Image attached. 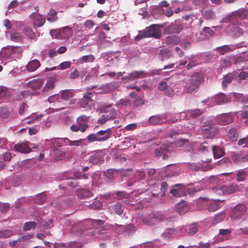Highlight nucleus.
I'll return each instance as SVG.
<instances>
[{"mask_svg": "<svg viewBox=\"0 0 248 248\" xmlns=\"http://www.w3.org/2000/svg\"><path fill=\"white\" fill-rule=\"evenodd\" d=\"M22 51L21 46H7L2 48L0 56L8 60H15L20 56Z\"/></svg>", "mask_w": 248, "mask_h": 248, "instance_id": "obj_1", "label": "nucleus"}, {"mask_svg": "<svg viewBox=\"0 0 248 248\" xmlns=\"http://www.w3.org/2000/svg\"><path fill=\"white\" fill-rule=\"evenodd\" d=\"M218 130L213 121L210 119L207 120L203 123L201 132L207 139L214 138L217 133Z\"/></svg>", "mask_w": 248, "mask_h": 248, "instance_id": "obj_2", "label": "nucleus"}, {"mask_svg": "<svg viewBox=\"0 0 248 248\" xmlns=\"http://www.w3.org/2000/svg\"><path fill=\"white\" fill-rule=\"evenodd\" d=\"M98 109H99L101 112L105 113L98 119V124H103L109 120L114 119L116 117V112L110 106L106 107L104 105L100 106Z\"/></svg>", "mask_w": 248, "mask_h": 248, "instance_id": "obj_3", "label": "nucleus"}, {"mask_svg": "<svg viewBox=\"0 0 248 248\" xmlns=\"http://www.w3.org/2000/svg\"><path fill=\"white\" fill-rule=\"evenodd\" d=\"M50 34L53 38L58 39H68L73 35L72 29L68 27H65L59 29L50 31Z\"/></svg>", "mask_w": 248, "mask_h": 248, "instance_id": "obj_4", "label": "nucleus"}, {"mask_svg": "<svg viewBox=\"0 0 248 248\" xmlns=\"http://www.w3.org/2000/svg\"><path fill=\"white\" fill-rule=\"evenodd\" d=\"M230 101L229 98L223 93H219L211 98H207L203 101L202 103H209V106H214L216 104L221 105L228 103Z\"/></svg>", "mask_w": 248, "mask_h": 248, "instance_id": "obj_5", "label": "nucleus"}, {"mask_svg": "<svg viewBox=\"0 0 248 248\" xmlns=\"http://www.w3.org/2000/svg\"><path fill=\"white\" fill-rule=\"evenodd\" d=\"M238 112L223 113L216 117V122L219 124L224 125L232 123L234 120V116Z\"/></svg>", "mask_w": 248, "mask_h": 248, "instance_id": "obj_6", "label": "nucleus"}, {"mask_svg": "<svg viewBox=\"0 0 248 248\" xmlns=\"http://www.w3.org/2000/svg\"><path fill=\"white\" fill-rule=\"evenodd\" d=\"M165 219L164 215L159 212H152L147 215L143 219V221L149 225H153L156 222L163 221Z\"/></svg>", "mask_w": 248, "mask_h": 248, "instance_id": "obj_7", "label": "nucleus"}, {"mask_svg": "<svg viewBox=\"0 0 248 248\" xmlns=\"http://www.w3.org/2000/svg\"><path fill=\"white\" fill-rule=\"evenodd\" d=\"M92 92H86L83 97L79 100L78 104L81 108L90 109L94 105V101L92 99Z\"/></svg>", "mask_w": 248, "mask_h": 248, "instance_id": "obj_8", "label": "nucleus"}, {"mask_svg": "<svg viewBox=\"0 0 248 248\" xmlns=\"http://www.w3.org/2000/svg\"><path fill=\"white\" fill-rule=\"evenodd\" d=\"M144 31V36L147 37L159 38L161 36L160 27L157 25L154 24L146 28Z\"/></svg>", "mask_w": 248, "mask_h": 248, "instance_id": "obj_9", "label": "nucleus"}, {"mask_svg": "<svg viewBox=\"0 0 248 248\" xmlns=\"http://www.w3.org/2000/svg\"><path fill=\"white\" fill-rule=\"evenodd\" d=\"M232 17L231 18V22L233 24L239 23V19H248V10L240 9L232 13Z\"/></svg>", "mask_w": 248, "mask_h": 248, "instance_id": "obj_10", "label": "nucleus"}, {"mask_svg": "<svg viewBox=\"0 0 248 248\" xmlns=\"http://www.w3.org/2000/svg\"><path fill=\"white\" fill-rule=\"evenodd\" d=\"M30 22L34 26L38 27L42 26L45 22V18L39 14L34 12L29 16Z\"/></svg>", "mask_w": 248, "mask_h": 248, "instance_id": "obj_11", "label": "nucleus"}, {"mask_svg": "<svg viewBox=\"0 0 248 248\" xmlns=\"http://www.w3.org/2000/svg\"><path fill=\"white\" fill-rule=\"evenodd\" d=\"M201 81V77L199 74L193 75L190 78V84L188 85L187 92L192 93L195 89L197 88Z\"/></svg>", "mask_w": 248, "mask_h": 248, "instance_id": "obj_12", "label": "nucleus"}, {"mask_svg": "<svg viewBox=\"0 0 248 248\" xmlns=\"http://www.w3.org/2000/svg\"><path fill=\"white\" fill-rule=\"evenodd\" d=\"M147 73L143 71H134L129 74L127 76L123 78L124 82L134 80L136 79L142 78L146 77Z\"/></svg>", "mask_w": 248, "mask_h": 248, "instance_id": "obj_13", "label": "nucleus"}, {"mask_svg": "<svg viewBox=\"0 0 248 248\" xmlns=\"http://www.w3.org/2000/svg\"><path fill=\"white\" fill-rule=\"evenodd\" d=\"M170 193L174 197H180L186 195V187L181 184L173 186Z\"/></svg>", "mask_w": 248, "mask_h": 248, "instance_id": "obj_14", "label": "nucleus"}, {"mask_svg": "<svg viewBox=\"0 0 248 248\" xmlns=\"http://www.w3.org/2000/svg\"><path fill=\"white\" fill-rule=\"evenodd\" d=\"M169 116L170 115L168 114L153 116L149 118V122L153 125L161 124L165 122L168 119Z\"/></svg>", "mask_w": 248, "mask_h": 248, "instance_id": "obj_15", "label": "nucleus"}, {"mask_svg": "<svg viewBox=\"0 0 248 248\" xmlns=\"http://www.w3.org/2000/svg\"><path fill=\"white\" fill-rule=\"evenodd\" d=\"M246 212V206L242 204L236 205L233 209L232 217L234 219H238L243 216Z\"/></svg>", "mask_w": 248, "mask_h": 248, "instance_id": "obj_16", "label": "nucleus"}, {"mask_svg": "<svg viewBox=\"0 0 248 248\" xmlns=\"http://www.w3.org/2000/svg\"><path fill=\"white\" fill-rule=\"evenodd\" d=\"M56 82V79L54 78L48 79L42 90V93L45 94H48L50 93L54 88Z\"/></svg>", "mask_w": 248, "mask_h": 248, "instance_id": "obj_17", "label": "nucleus"}, {"mask_svg": "<svg viewBox=\"0 0 248 248\" xmlns=\"http://www.w3.org/2000/svg\"><path fill=\"white\" fill-rule=\"evenodd\" d=\"M228 155L231 157L233 161L239 164L248 160V155H242L234 152H228Z\"/></svg>", "mask_w": 248, "mask_h": 248, "instance_id": "obj_18", "label": "nucleus"}, {"mask_svg": "<svg viewBox=\"0 0 248 248\" xmlns=\"http://www.w3.org/2000/svg\"><path fill=\"white\" fill-rule=\"evenodd\" d=\"M14 150L16 152L21 153H29L31 152V149L29 147L28 142H24L22 143L16 144L14 148Z\"/></svg>", "mask_w": 248, "mask_h": 248, "instance_id": "obj_19", "label": "nucleus"}, {"mask_svg": "<svg viewBox=\"0 0 248 248\" xmlns=\"http://www.w3.org/2000/svg\"><path fill=\"white\" fill-rule=\"evenodd\" d=\"M241 46L240 44H236L232 45H224L216 48V49L221 55H224L226 53L232 51L236 48H239Z\"/></svg>", "mask_w": 248, "mask_h": 248, "instance_id": "obj_20", "label": "nucleus"}, {"mask_svg": "<svg viewBox=\"0 0 248 248\" xmlns=\"http://www.w3.org/2000/svg\"><path fill=\"white\" fill-rule=\"evenodd\" d=\"M213 202L209 203L208 210L209 212H215L223 205L224 200H212Z\"/></svg>", "mask_w": 248, "mask_h": 248, "instance_id": "obj_21", "label": "nucleus"}, {"mask_svg": "<svg viewBox=\"0 0 248 248\" xmlns=\"http://www.w3.org/2000/svg\"><path fill=\"white\" fill-rule=\"evenodd\" d=\"M109 210L111 213L114 212L120 215L123 212L124 207L121 203L118 202L110 205L109 206Z\"/></svg>", "mask_w": 248, "mask_h": 248, "instance_id": "obj_22", "label": "nucleus"}, {"mask_svg": "<svg viewBox=\"0 0 248 248\" xmlns=\"http://www.w3.org/2000/svg\"><path fill=\"white\" fill-rule=\"evenodd\" d=\"M175 210L180 215H183L188 210V207L185 201H182L178 203L175 206Z\"/></svg>", "mask_w": 248, "mask_h": 248, "instance_id": "obj_23", "label": "nucleus"}, {"mask_svg": "<svg viewBox=\"0 0 248 248\" xmlns=\"http://www.w3.org/2000/svg\"><path fill=\"white\" fill-rule=\"evenodd\" d=\"M111 131L110 128L105 130H100L97 132L98 138L101 139L100 141H104L107 140L110 136Z\"/></svg>", "mask_w": 248, "mask_h": 248, "instance_id": "obj_24", "label": "nucleus"}, {"mask_svg": "<svg viewBox=\"0 0 248 248\" xmlns=\"http://www.w3.org/2000/svg\"><path fill=\"white\" fill-rule=\"evenodd\" d=\"M43 80L40 79H34L29 81L27 83L29 87L32 88L33 90H37L39 89L43 84Z\"/></svg>", "mask_w": 248, "mask_h": 248, "instance_id": "obj_25", "label": "nucleus"}, {"mask_svg": "<svg viewBox=\"0 0 248 248\" xmlns=\"http://www.w3.org/2000/svg\"><path fill=\"white\" fill-rule=\"evenodd\" d=\"M182 30L181 26L177 24H170L166 29L168 33H178Z\"/></svg>", "mask_w": 248, "mask_h": 248, "instance_id": "obj_26", "label": "nucleus"}, {"mask_svg": "<svg viewBox=\"0 0 248 248\" xmlns=\"http://www.w3.org/2000/svg\"><path fill=\"white\" fill-rule=\"evenodd\" d=\"M214 156L215 158H219L224 155L225 152L223 149L216 146L212 147Z\"/></svg>", "mask_w": 248, "mask_h": 248, "instance_id": "obj_27", "label": "nucleus"}, {"mask_svg": "<svg viewBox=\"0 0 248 248\" xmlns=\"http://www.w3.org/2000/svg\"><path fill=\"white\" fill-rule=\"evenodd\" d=\"M40 62L37 60H32L26 66L27 69L30 72L35 71L39 66Z\"/></svg>", "mask_w": 248, "mask_h": 248, "instance_id": "obj_28", "label": "nucleus"}, {"mask_svg": "<svg viewBox=\"0 0 248 248\" xmlns=\"http://www.w3.org/2000/svg\"><path fill=\"white\" fill-rule=\"evenodd\" d=\"M236 76L235 72L229 73L224 77L222 81V86L226 87L228 84L231 83L234 77Z\"/></svg>", "mask_w": 248, "mask_h": 248, "instance_id": "obj_29", "label": "nucleus"}, {"mask_svg": "<svg viewBox=\"0 0 248 248\" xmlns=\"http://www.w3.org/2000/svg\"><path fill=\"white\" fill-rule=\"evenodd\" d=\"M188 167L190 169L195 170L202 169L203 170L206 171L211 169V166H208L205 168H202V165L199 163H192L189 164Z\"/></svg>", "mask_w": 248, "mask_h": 248, "instance_id": "obj_30", "label": "nucleus"}, {"mask_svg": "<svg viewBox=\"0 0 248 248\" xmlns=\"http://www.w3.org/2000/svg\"><path fill=\"white\" fill-rule=\"evenodd\" d=\"M196 202L200 209H202L209 203V199L205 197H200L197 199Z\"/></svg>", "mask_w": 248, "mask_h": 248, "instance_id": "obj_31", "label": "nucleus"}, {"mask_svg": "<svg viewBox=\"0 0 248 248\" xmlns=\"http://www.w3.org/2000/svg\"><path fill=\"white\" fill-rule=\"evenodd\" d=\"M213 192L217 195H226V186L215 187L212 189Z\"/></svg>", "mask_w": 248, "mask_h": 248, "instance_id": "obj_32", "label": "nucleus"}, {"mask_svg": "<svg viewBox=\"0 0 248 248\" xmlns=\"http://www.w3.org/2000/svg\"><path fill=\"white\" fill-rule=\"evenodd\" d=\"M77 195L79 198L83 199L93 196V193L89 190L80 189L77 191Z\"/></svg>", "mask_w": 248, "mask_h": 248, "instance_id": "obj_33", "label": "nucleus"}, {"mask_svg": "<svg viewBox=\"0 0 248 248\" xmlns=\"http://www.w3.org/2000/svg\"><path fill=\"white\" fill-rule=\"evenodd\" d=\"M43 116V115L41 114L32 113L27 118V121L26 122L28 124H31L36 121L40 120Z\"/></svg>", "mask_w": 248, "mask_h": 248, "instance_id": "obj_34", "label": "nucleus"}, {"mask_svg": "<svg viewBox=\"0 0 248 248\" xmlns=\"http://www.w3.org/2000/svg\"><path fill=\"white\" fill-rule=\"evenodd\" d=\"M102 155L100 152H96L91 155L90 161L93 164L98 163L101 161Z\"/></svg>", "mask_w": 248, "mask_h": 248, "instance_id": "obj_35", "label": "nucleus"}, {"mask_svg": "<svg viewBox=\"0 0 248 248\" xmlns=\"http://www.w3.org/2000/svg\"><path fill=\"white\" fill-rule=\"evenodd\" d=\"M131 101L127 98H124L120 99L116 103V106L118 108H122L124 107L130 105Z\"/></svg>", "mask_w": 248, "mask_h": 248, "instance_id": "obj_36", "label": "nucleus"}, {"mask_svg": "<svg viewBox=\"0 0 248 248\" xmlns=\"http://www.w3.org/2000/svg\"><path fill=\"white\" fill-rule=\"evenodd\" d=\"M203 110L200 109H194L188 110L189 118H196L201 115Z\"/></svg>", "mask_w": 248, "mask_h": 248, "instance_id": "obj_37", "label": "nucleus"}, {"mask_svg": "<svg viewBox=\"0 0 248 248\" xmlns=\"http://www.w3.org/2000/svg\"><path fill=\"white\" fill-rule=\"evenodd\" d=\"M94 57L93 55H88L83 56L78 60V62L79 63H83L84 62H93Z\"/></svg>", "mask_w": 248, "mask_h": 248, "instance_id": "obj_38", "label": "nucleus"}, {"mask_svg": "<svg viewBox=\"0 0 248 248\" xmlns=\"http://www.w3.org/2000/svg\"><path fill=\"white\" fill-rule=\"evenodd\" d=\"M61 96L62 99L67 100L73 96V93L71 90H64L60 91Z\"/></svg>", "mask_w": 248, "mask_h": 248, "instance_id": "obj_39", "label": "nucleus"}, {"mask_svg": "<svg viewBox=\"0 0 248 248\" xmlns=\"http://www.w3.org/2000/svg\"><path fill=\"white\" fill-rule=\"evenodd\" d=\"M10 95L8 90L4 86H0V98L7 100Z\"/></svg>", "mask_w": 248, "mask_h": 248, "instance_id": "obj_40", "label": "nucleus"}, {"mask_svg": "<svg viewBox=\"0 0 248 248\" xmlns=\"http://www.w3.org/2000/svg\"><path fill=\"white\" fill-rule=\"evenodd\" d=\"M227 137L232 141H235L238 138L235 129L232 128L227 133Z\"/></svg>", "mask_w": 248, "mask_h": 248, "instance_id": "obj_41", "label": "nucleus"}, {"mask_svg": "<svg viewBox=\"0 0 248 248\" xmlns=\"http://www.w3.org/2000/svg\"><path fill=\"white\" fill-rule=\"evenodd\" d=\"M202 15L204 18L207 20L214 19L215 18V14L211 10H207L202 12Z\"/></svg>", "mask_w": 248, "mask_h": 248, "instance_id": "obj_42", "label": "nucleus"}, {"mask_svg": "<svg viewBox=\"0 0 248 248\" xmlns=\"http://www.w3.org/2000/svg\"><path fill=\"white\" fill-rule=\"evenodd\" d=\"M175 234H176L175 231L172 229H168L165 231V232L162 234V236L165 239H169L172 237Z\"/></svg>", "mask_w": 248, "mask_h": 248, "instance_id": "obj_43", "label": "nucleus"}, {"mask_svg": "<svg viewBox=\"0 0 248 248\" xmlns=\"http://www.w3.org/2000/svg\"><path fill=\"white\" fill-rule=\"evenodd\" d=\"M175 117L176 121H181L182 120L189 119V115L188 114V110L176 114Z\"/></svg>", "mask_w": 248, "mask_h": 248, "instance_id": "obj_44", "label": "nucleus"}, {"mask_svg": "<svg viewBox=\"0 0 248 248\" xmlns=\"http://www.w3.org/2000/svg\"><path fill=\"white\" fill-rule=\"evenodd\" d=\"M238 189V186L235 184H232V185L226 186V193L227 194H230L236 192Z\"/></svg>", "mask_w": 248, "mask_h": 248, "instance_id": "obj_45", "label": "nucleus"}, {"mask_svg": "<svg viewBox=\"0 0 248 248\" xmlns=\"http://www.w3.org/2000/svg\"><path fill=\"white\" fill-rule=\"evenodd\" d=\"M13 234V232L9 230H0V238L9 237Z\"/></svg>", "mask_w": 248, "mask_h": 248, "instance_id": "obj_46", "label": "nucleus"}, {"mask_svg": "<svg viewBox=\"0 0 248 248\" xmlns=\"http://www.w3.org/2000/svg\"><path fill=\"white\" fill-rule=\"evenodd\" d=\"M57 12L53 9L50 10L48 14V16L47 17V20L50 22H53L57 19L56 17Z\"/></svg>", "mask_w": 248, "mask_h": 248, "instance_id": "obj_47", "label": "nucleus"}, {"mask_svg": "<svg viewBox=\"0 0 248 248\" xmlns=\"http://www.w3.org/2000/svg\"><path fill=\"white\" fill-rule=\"evenodd\" d=\"M22 35L18 32H13L10 35V39L14 42H20L22 40Z\"/></svg>", "mask_w": 248, "mask_h": 248, "instance_id": "obj_48", "label": "nucleus"}, {"mask_svg": "<svg viewBox=\"0 0 248 248\" xmlns=\"http://www.w3.org/2000/svg\"><path fill=\"white\" fill-rule=\"evenodd\" d=\"M10 114V110L7 108H1L0 109V116L3 119L7 118Z\"/></svg>", "mask_w": 248, "mask_h": 248, "instance_id": "obj_49", "label": "nucleus"}, {"mask_svg": "<svg viewBox=\"0 0 248 248\" xmlns=\"http://www.w3.org/2000/svg\"><path fill=\"white\" fill-rule=\"evenodd\" d=\"M36 226V223L34 221H30L26 222L24 224L23 226V230L24 231L30 230L31 229H34Z\"/></svg>", "mask_w": 248, "mask_h": 248, "instance_id": "obj_50", "label": "nucleus"}, {"mask_svg": "<svg viewBox=\"0 0 248 248\" xmlns=\"http://www.w3.org/2000/svg\"><path fill=\"white\" fill-rule=\"evenodd\" d=\"M63 141L65 144H69L71 146H79L82 143L81 140L70 141L67 139H64Z\"/></svg>", "mask_w": 248, "mask_h": 248, "instance_id": "obj_51", "label": "nucleus"}, {"mask_svg": "<svg viewBox=\"0 0 248 248\" xmlns=\"http://www.w3.org/2000/svg\"><path fill=\"white\" fill-rule=\"evenodd\" d=\"M225 217V213L224 212H221L217 215L214 219L213 223L214 224L218 223L221 222L223 218Z\"/></svg>", "mask_w": 248, "mask_h": 248, "instance_id": "obj_52", "label": "nucleus"}, {"mask_svg": "<svg viewBox=\"0 0 248 248\" xmlns=\"http://www.w3.org/2000/svg\"><path fill=\"white\" fill-rule=\"evenodd\" d=\"M237 181L238 182H241L244 180L246 176V172L243 170H239L237 172Z\"/></svg>", "mask_w": 248, "mask_h": 248, "instance_id": "obj_53", "label": "nucleus"}, {"mask_svg": "<svg viewBox=\"0 0 248 248\" xmlns=\"http://www.w3.org/2000/svg\"><path fill=\"white\" fill-rule=\"evenodd\" d=\"M52 219H49L48 222H46L43 219L41 218L40 220H38V223L46 228H49L50 227V225L52 223Z\"/></svg>", "mask_w": 248, "mask_h": 248, "instance_id": "obj_54", "label": "nucleus"}, {"mask_svg": "<svg viewBox=\"0 0 248 248\" xmlns=\"http://www.w3.org/2000/svg\"><path fill=\"white\" fill-rule=\"evenodd\" d=\"M87 140L90 141H100L101 140L98 138L97 132L95 134H91L87 137Z\"/></svg>", "mask_w": 248, "mask_h": 248, "instance_id": "obj_55", "label": "nucleus"}, {"mask_svg": "<svg viewBox=\"0 0 248 248\" xmlns=\"http://www.w3.org/2000/svg\"><path fill=\"white\" fill-rule=\"evenodd\" d=\"M145 172L142 170H137L135 173V176L138 180H142L145 178Z\"/></svg>", "mask_w": 248, "mask_h": 248, "instance_id": "obj_56", "label": "nucleus"}, {"mask_svg": "<svg viewBox=\"0 0 248 248\" xmlns=\"http://www.w3.org/2000/svg\"><path fill=\"white\" fill-rule=\"evenodd\" d=\"M88 120V117L86 115H82L77 118V122L78 124H82L87 122Z\"/></svg>", "mask_w": 248, "mask_h": 248, "instance_id": "obj_57", "label": "nucleus"}, {"mask_svg": "<svg viewBox=\"0 0 248 248\" xmlns=\"http://www.w3.org/2000/svg\"><path fill=\"white\" fill-rule=\"evenodd\" d=\"M25 34L29 38L31 39L34 38L35 34L33 32L32 30L30 28H27L24 31Z\"/></svg>", "mask_w": 248, "mask_h": 248, "instance_id": "obj_58", "label": "nucleus"}, {"mask_svg": "<svg viewBox=\"0 0 248 248\" xmlns=\"http://www.w3.org/2000/svg\"><path fill=\"white\" fill-rule=\"evenodd\" d=\"M232 33L235 36H239L243 34V30L239 27L235 26L232 31Z\"/></svg>", "mask_w": 248, "mask_h": 248, "instance_id": "obj_59", "label": "nucleus"}, {"mask_svg": "<svg viewBox=\"0 0 248 248\" xmlns=\"http://www.w3.org/2000/svg\"><path fill=\"white\" fill-rule=\"evenodd\" d=\"M74 176L75 178L77 179H87L88 175L87 174H82L81 172L79 171H75L74 173Z\"/></svg>", "mask_w": 248, "mask_h": 248, "instance_id": "obj_60", "label": "nucleus"}, {"mask_svg": "<svg viewBox=\"0 0 248 248\" xmlns=\"http://www.w3.org/2000/svg\"><path fill=\"white\" fill-rule=\"evenodd\" d=\"M102 206V203L100 201H96L93 202L92 204H90L89 207L90 208L93 209H99Z\"/></svg>", "mask_w": 248, "mask_h": 248, "instance_id": "obj_61", "label": "nucleus"}, {"mask_svg": "<svg viewBox=\"0 0 248 248\" xmlns=\"http://www.w3.org/2000/svg\"><path fill=\"white\" fill-rule=\"evenodd\" d=\"M46 197L45 194H41L38 195L35 199V202L38 203H42L46 200Z\"/></svg>", "mask_w": 248, "mask_h": 248, "instance_id": "obj_62", "label": "nucleus"}, {"mask_svg": "<svg viewBox=\"0 0 248 248\" xmlns=\"http://www.w3.org/2000/svg\"><path fill=\"white\" fill-rule=\"evenodd\" d=\"M188 233L192 235L198 231V226L196 224H193L188 226Z\"/></svg>", "mask_w": 248, "mask_h": 248, "instance_id": "obj_63", "label": "nucleus"}, {"mask_svg": "<svg viewBox=\"0 0 248 248\" xmlns=\"http://www.w3.org/2000/svg\"><path fill=\"white\" fill-rule=\"evenodd\" d=\"M187 140L184 139H180L175 141L173 143L176 147H181L187 142Z\"/></svg>", "mask_w": 248, "mask_h": 248, "instance_id": "obj_64", "label": "nucleus"}]
</instances>
